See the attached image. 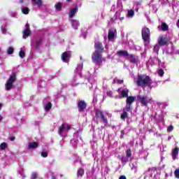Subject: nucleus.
Returning <instances> with one entry per match:
<instances>
[{
    "mask_svg": "<svg viewBox=\"0 0 179 179\" xmlns=\"http://www.w3.org/2000/svg\"><path fill=\"white\" fill-rule=\"evenodd\" d=\"M153 83L152 78L149 76H141L137 77L136 85L140 87H145V86H150Z\"/></svg>",
    "mask_w": 179,
    "mask_h": 179,
    "instance_id": "obj_1",
    "label": "nucleus"
},
{
    "mask_svg": "<svg viewBox=\"0 0 179 179\" xmlns=\"http://www.w3.org/2000/svg\"><path fill=\"white\" fill-rule=\"evenodd\" d=\"M92 59L94 64L100 66L103 64V55L99 53L98 51H94L92 55Z\"/></svg>",
    "mask_w": 179,
    "mask_h": 179,
    "instance_id": "obj_2",
    "label": "nucleus"
},
{
    "mask_svg": "<svg viewBox=\"0 0 179 179\" xmlns=\"http://www.w3.org/2000/svg\"><path fill=\"white\" fill-rule=\"evenodd\" d=\"M16 82V73H13V76H10L8 79L7 83L5 85L6 90L9 92V90H12L13 87V83Z\"/></svg>",
    "mask_w": 179,
    "mask_h": 179,
    "instance_id": "obj_3",
    "label": "nucleus"
},
{
    "mask_svg": "<svg viewBox=\"0 0 179 179\" xmlns=\"http://www.w3.org/2000/svg\"><path fill=\"white\" fill-rule=\"evenodd\" d=\"M142 39L145 43L150 40V29L149 28L144 27L141 30Z\"/></svg>",
    "mask_w": 179,
    "mask_h": 179,
    "instance_id": "obj_4",
    "label": "nucleus"
},
{
    "mask_svg": "<svg viewBox=\"0 0 179 179\" xmlns=\"http://www.w3.org/2000/svg\"><path fill=\"white\" fill-rule=\"evenodd\" d=\"M137 100H138L142 106H147L150 101H152V98H148V96H141L137 95Z\"/></svg>",
    "mask_w": 179,
    "mask_h": 179,
    "instance_id": "obj_5",
    "label": "nucleus"
},
{
    "mask_svg": "<svg viewBox=\"0 0 179 179\" xmlns=\"http://www.w3.org/2000/svg\"><path fill=\"white\" fill-rule=\"evenodd\" d=\"M95 117L96 119L101 118L102 120L103 124H108V120H107V117H106V115H104V113H103L100 110H96L95 112Z\"/></svg>",
    "mask_w": 179,
    "mask_h": 179,
    "instance_id": "obj_6",
    "label": "nucleus"
},
{
    "mask_svg": "<svg viewBox=\"0 0 179 179\" xmlns=\"http://www.w3.org/2000/svg\"><path fill=\"white\" fill-rule=\"evenodd\" d=\"M127 59L131 64H138L139 62V56L134 54H129Z\"/></svg>",
    "mask_w": 179,
    "mask_h": 179,
    "instance_id": "obj_7",
    "label": "nucleus"
},
{
    "mask_svg": "<svg viewBox=\"0 0 179 179\" xmlns=\"http://www.w3.org/2000/svg\"><path fill=\"white\" fill-rule=\"evenodd\" d=\"M169 43V38H167L166 36L162 35L158 38V44L159 45H161V47H164L166 44Z\"/></svg>",
    "mask_w": 179,
    "mask_h": 179,
    "instance_id": "obj_8",
    "label": "nucleus"
},
{
    "mask_svg": "<svg viewBox=\"0 0 179 179\" xmlns=\"http://www.w3.org/2000/svg\"><path fill=\"white\" fill-rule=\"evenodd\" d=\"M86 107H87V103L85 101H79L78 103V108L80 113H82L86 110Z\"/></svg>",
    "mask_w": 179,
    "mask_h": 179,
    "instance_id": "obj_9",
    "label": "nucleus"
},
{
    "mask_svg": "<svg viewBox=\"0 0 179 179\" xmlns=\"http://www.w3.org/2000/svg\"><path fill=\"white\" fill-rule=\"evenodd\" d=\"M94 48L96 50L95 51H97L98 53H101L104 51V47L103 46V43H101V42H95Z\"/></svg>",
    "mask_w": 179,
    "mask_h": 179,
    "instance_id": "obj_10",
    "label": "nucleus"
},
{
    "mask_svg": "<svg viewBox=\"0 0 179 179\" xmlns=\"http://www.w3.org/2000/svg\"><path fill=\"white\" fill-rule=\"evenodd\" d=\"M117 55L118 57H123V58H128L129 53L128 52V50H119L117 52Z\"/></svg>",
    "mask_w": 179,
    "mask_h": 179,
    "instance_id": "obj_11",
    "label": "nucleus"
},
{
    "mask_svg": "<svg viewBox=\"0 0 179 179\" xmlns=\"http://www.w3.org/2000/svg\"><path fill=\"white\" fill-rule=\"evenodd\" d=\"M71 55L68 52H64L61 55V59L63 62H66V60L69 59Z\"/></svg>",
    "mask_w": 179,
    "mask_h": 179,
    "instance_id": "obj_12",
    "label": "nucleus"
},
{
    "mask_svg": "<svg viewBox=\"0 0 179 179\" xmlns=\"http://www.w3.org/2000/svg\"><path fill=\"white\" fill-rule=\"evenodd\" d=\"M136 99V96H127L126 103L129 106H132V103H134Z\"/></svg>",
    "mask_w": 179,
    "mask_h": 179,
    "instance_id": "obj_13",
    "label": "nucleus"
},
{
    "mask_svg": "<svg viewBox=\"0 0 179 179\" xmlns=\"http://www.w3.org/2000/svg\"><path fill=\"white\" fill-rule=\"evenodd\" d=\"M128 93H129V90L127 88L123 89L122 91L119 92V94H121L123 99L128 97Z\"/></svg>",
    "mask_w": 179,
    "mask_h": 179,
    "instance_id": "obj_14",
    "label": "nucleus"
},
{
    "mask_svg": "<svg viewBox=\"0 0 179 179\" xmlns=\"http://www.w3.org/2000/svg\"><path fill=\"white\" fill-rule=\"evenodd\" d=\"M27 29L23 31V38H26V37H29L30 36V27H29V25H26Z\"/></svg>",
    "mask_w": 179,
    "mask_h": 179,
    "instance_id": "obj_15",
    "label": "nucleus"
},
{
    "mask_svg": "<svg viewBox=\"0 0 179 179\" xmlns=\"http://www.w3.org/2000/svg\"><path fill=\"white\" fill-rule=\"evenodd\" d=\"M179 148L178 147H176L173 151H172V157L173 160H176L177 159V156L178 155Z\"/></svg>",
    "mask_w": 179,
    "mask_h": 179,
    "instance_id": "obj_16",
    "label": "nucleus"
},
{
    "mask_svg": "<svg viewBox=\"0 0 179 179\" xmlns=\"http://www.w3.org/2000/svg\"><path fill=\"white\" fill-rule=\"evenodd\" d=\"M37 148H38V143L37 142H31L28 145L29 149H37Z\"/></svg>",
    "mask_w": 179,
    "mask_h": 179,
    "instance_id": "obj_17",
    "label": "nucleus"
},
{
    "mask_svg": "<svg viewBox=\"0 0 179 179\" xmlns=\"http://www.w3.org/2000/svg\"><path fill=\"white\" fill-rule=\"evenodd\" d=\"M78 13V8H72L69 13V17H73V16H75V15H76V13Z\"/></svg>",
    "mask_w": 179,
    "mask_h": 179,
    "instance_id": "obj_18",
    "label": "nucleus"
},
{
    "mask_svg": "<svg viewBox=\"0 0 179 179\" xmlns=\"http://www.w3.org/2000/svg\"><path fill=\"white\" fill-rule=\"evenodd\" d=\"M115 33L114 31L109 30L108 34V40H113V38H115Z\"/></svg>",
    "mask_w": 179,
    "mask_h": 179,
    "instance_id": "obj_19",
    "label": "nucleus"
},
{
    "mask_svg": "<svg viewBox=\"0 0 179 179\" xmlns=\"http://www.w3.org/2000/svg\"><path fill=\"white\" fill-rule=\"evenodd\" d=\"M161 29L162 31H167L169 30V25L166 22H162Z\"/></svg>",
    "mask_w": 179,
    "mask_h": 179,
    "instance_id": "obj_20",
    "label": "nucleus"
},
{
    "mask_svg": "<svg viewBox=\"0 0 179 179\" xmlns=\"http://www.w3.org/2000/svg\"><path fill=\"white\" fill-rule=\"evenodd\" d=\"M80 25V24L79 23V21L76 20H73L72 21V26L73 27H74L75 29H78V27H79Z\"/></svg>",
    "mask_w": 179,
    "mask_h": 179,
    "instance_id": "obj_21",
    "label": "nucleus"
},
{
    "mask_svg": "<svg viewBox=\"0 0 179 179\" xmlns=\"http://www.w3.org/2000/svg\"><path fill=\"white\" fill-rule=\"evenodd\" d=\"M121 120L124 121L126 118H128V112H125V110H123L122 113L120 115Z\"/></svg>",
    "mask_w": 179,
    "mask_h": 179,
    "instance_id": "obj_22",
    "label": "nucleus"
},
{
    "mask_svg": "<svg viewBox=\"0 0 179 179\" xmlns=\"http://www.w3.org/2000/svg\"><path fill=\"white\" fill-rule=\"evenodd\" d=\"M84 174H85V169H83L82 168H80L78 170V177H83Z\"/></svg>",
    "mask_w": 179,
    "mask_h": 179,
    "instance_id": "obj_23",
    "label": "nucleus"
},
{
    "mask_svg": "<svg viewBox=\"0 0 179 179\" xmlns=\"http://www.w3.org/2000/svg\"><path fill=\"white\" fill-rule=\"evenodd\" d=\"M21 10H22V13H23V15H29V13L30 12V9H29V8H27V7L22 8L21 9Z\"/></svg>",
    "mask_w": 179,
    "mask_h": 179,
    "instance_id": "obj_24",
    "label": "nucleus"
},
{
    "mask_svg": "<svg viewBox=\"0 0 179 179\" xmlns=\"http://www.w3.org/2000/svg\"><path fill=\"white\" fill-rule=\"evenodd\" d=\"M160 50V46L156 44L153 48V52H155L157 55H159V50Z\"/></svg>",
    "mask_w": 179,
    "mask_h": 179,
    "instance_id": "obj_25",
    "label": "nucleus"
},
{
    "mask_svg": "<svg viewBox=\"0 0 179 179\" xmlns=\"http://www.w3.org/2000/svg\"><path fill=\"white\" fill-rule=\"evenodd\" d=\"M55 8H56V10H62V3L59 2L55 4Z\"/></svg>",
    "mask_w": 179,
    "mask_h": 179,
    "instance_id": "obj_26",
    "label": "nucleus"
},
{
    "mask_svg": "<svg viewBox=\"0 0 179 179\" xmlns=\"http://www.w3.org/2000/svg\"><path fill=\"white\" fill-rule=\"evenodd\" d=\"M127 16L128 17H134L135 16V11L134 10H129L127 11Z\"/></svg>",
    "mask_w": 179,
    "mask_h": 179,
    "instance_id": "obj_27",
    "label": "nucleus"
},
{
    "mask_svg": "<svg viewBox=\"0 0 179 179\" xmlns=\"http://www.w3.org/2000/svg\"><path fill=\"white\" fill-rule=\"evenodd\" d=\"M31 1L37 6H41V5H43V0H31Z\"/></svg>",
    "mask_w": 179,
    "mask_h": 179,
    "instance_id": "obj_28",
    "label": "nucleus"
},
{
    "mask_svg": "<svg viewBox=\"0 0 179 179\" xmlns=\"http://www.w3.org/2000/svg\"><path fill=\"white\" fill-rule=\"evenodd\" d=\"M8 148V144L6 143H1L0 145V150H5Z\"/></svg>",
    "mask_w": 179,
    "mask_h": 179,
    "instance_id": "obj_29",
    "label": "nucleus"
},
{
    "mask_svg": "<svg viewBox=\"0 0 179 179\" xmlns=\"http://www.w3.org/2000/svg\"><path fill=\"white\" fill-rule=\"evenodd\" d=\"M42 41H43V39H41V38H38V39L36 41V45H35V48H40V45H41Z\"/></svg>",
    "mask_w": 179,
    "mask_h": 179,
    "instance_id": "obj_30",
    "label": "nucleus"
},
{
    "mask_svg": "<svg viewBox=\"0 0 179 179\" xmlns=\"http://www.w3.org/2000/svg\"><path fill=\"white\" fill-rule=\"evenodd\" d=\"M51 107H52L51 102H48V104L45 106V110L46 111H50V110H51Z\"/></svg>",
    "mask_w": 179,
    "mask_h": 179,
    "instance_id": "obj_31",
    "label": "nucleus"
},
{
    "mask_svg": "<svg viewBox=\"0 0 179 179\" xmlns=\"http://www.w3.org/2000/svg\"><path fill=\"white\" fill-rule=\"evenodd\" d=\"M64 130H65V126L64 124H62L59 128V130L58 131L59 135H61V134H62V132H64Z\"/></svg>",
    "mask_w": 179,
    "mask_h": 179,
    "instance_id": "obj_32",
    "label": "nucleus"
},
{
    "mask_svg": "<svg viewBox=\"0 0 179 179\" xmlns=\"http://www.w3.org/2000/svg\"><path fill=\"white\" fill-rule=\"evenodd\" d=\"M123 111H125L126 113L131 111V105L127 104L125 108H123Z\"/></svg>",
    "mask_w": 179,
    "mask_h": 179,
    "instance_id": "obj_33",
    "label": "nucleus"
},
{
    "mask_svg": "<svg viewBox=\"0 0 179 179\" xmlns=\"http://www.w3.org/2000/svg\"><path fill=\"white\" fill-rule=\"evenodd\" d=\"M13 51H14L13 48L10 47L7 50V54H8V55H12V54H13Z\"/></svg>",
    "mask_w": 179,
    "mask_h": 179,
    "instance_id": "obj_34",
    "label": "nucleus"
},
{
    "mask_svg": "<svg viewBox=\"0 0 179 179\" xmlns=\"http://www.w3.org/2000/svg\"><path fill=\"white\" fill-rule=\"evenodd\" d=\"M19 57H20V58H24V57H26V52H24V51L21 50L19 52Z\"/></svg>",
    "mask_w": 179,
    "mask_h": 179,
    "instance_id": "obj_35",
    "label": "nucleus"
},
{
    "mask_svg": "<svg viewBox=\"0 0 179 179\" xmlns=\"http://www.w3.org/2000/svg\"><path fill=\"white\" fill-rule=\"evenodd\" d=\"M126 156H127V157H131V156H132V152H131V148H129L126 151Z\"/></svg>",
    "mask_w": 179,
    "mask_h": 179,
    "instance_id": "obj_36",
    "label": "nucleus"
},
{
    "mask_svg": "<svg viewBox=\"0 0 179 179\" xmlns=\"http://www.w3.org/2000/svg\"><path fill=\"white\" fill-rule=\"evenodd\" d=\"M158 75L159 76H160L162 78V76H163V75H164V70H163L162 69H159L158 71Z\"/></svg>",
    "mask_w": 179,
    "mask_h": 179,
    "instance_id": "obj_37",
    "label": "nucleus"
},
{
    "mask_svg": "<svg viewBox=\"0 0 179 179\" xmlns=\"http://www.w3.org/2000/svg\"><path fill=\"white\" fill-rule=\"evenodd\" d=\"M176 178H179V169H176L174 171Z\"/></svg>",
    "mask_w": 179,
    "mask_h": 179,
    "instance_id": "obj_38",
    "label": "nucleus"
},
{
    "mask_svg": "<svg viewBox=\"0 0 179 179\" xmlns=\"http://www.w3.org/2000/svg\"><path fill=\"white\" fill-rule=\"evenodd\" d=\"M174 130V127L173 125H170L168 128H167V132H171Z\"/></svg>",
    "mask_w": 179,
    "mask_h": 179,
    "instance_id": "obj_39",
    "label": "nucleus"
},
{
    "mask_svg": "<svg viewBox=\"0 0 179 179\" xmlns=\"http://www.w3.org/2000/svg\"><path fill=\"white\" fill-rule=\"evenodd\" d=\"M41 157H48V153L47 152H42Z\"/></svg>",
    "mask_w": 179,
    "mask_h": 179,
    "instance_id": "obj_40",
    "label": "nucleus"
},
{
    "mask_svg": "<svg viewBox=\"0 0 179 179\" xmlns=\"http://www.w3.org/2000/svg\"><path fill=\"white\" fill-rule=\"evenodd\" d=\"M31 179H37V173H33L31 176Z\"/></svg>",
    "mask_w": 179,
    "mask_h": 179,
    "instance_id": "obj_41",
    "label": "nucleus"
},
{
    "mask_svg": "<svg viewBox=\"0 0 179 179\" xmlns=\"http://www.w3.org/2000/svg\"><path fill=\"white\" fill-rule=\"evenodd\" d=\"M9 141H10L11 142H13L15 141V139H16V137L15 136H11L8 138Z\"/></svg>",
    "mask_w": 179,
    "mask_h": 179,
    "instance_id": "obj_42",
    "label": "nucleus"
},
{
    "mask_svg": "<svg viewBox=\"0 0 179 179\" xmlns=\"http://www.w3.org/2000/svg\"><path fill=\"white\" fill-rule=\"evenodd\" d=\"M117 83L122 85V83H124V80H117Z\"/></svg>",
    "mask_w": 179,
    "mask_h": 179,
    "instance_id": "obj_43",
    "label": "nucleus"
},
{
    "mask_svg": "<svg viewBox=\"0 0 179 179\" xmlns=\"http://www.w3.org/2000/svg\"><path fill=\"white\" fill-rule=\"evenodd\" d=\"M119 179H127V177L125 176L122 175V176H120Z\"/></svg>",
    "mask_w": 179,
    "mask_h": 179,
    "instance_id": "obj_44",
    "label": "nucleus"
},
{
    "mask_svg": "<svg viewBox=\"0 0 179 179\" xmlns=\"http://www.w3.org/2000/svg\"><path fill=\"white\" fill-rule=\"evenodd\" d=\"M71 128H72V126H71V125H67V127H66L67 131H69V129H71Z\"/></svg>",
    "mask_w": 179,
    "mask_h": 179,
    "instance_id": "obj_45",
    "label": "nucleus"
},
{
    "mask_svg": "<svg viewBox=\"0 0 179 179\" xmlns=\"http://www.w3.org/2000/svg\"><path fill=\"white\" fill-rule=\"evenodd\" d=\"M124 19H125V17H120L119 18V20H121V21L124 20Z\"/></svg>",
    "mask_w": 179,
    "mask_h": 179,
    "instance_id": "obj_46",
    "label": "nucleus"
},
{
    "mask_svg": "<svg viewBox=\"0 0 179 179\" xmlns=\"http://www.w3.org/2000/svg\"><path fill=\"white\" fill-rule=\"evenodd\" d=\"M20 3H23L24 2V0H19Z\"/></svg>",
    "mask_w": 179,
    "mask_h": 179,
    "instance_id": "obj_47",
    "label": "nucleus"
},
{
    "mask_svg": "<svg viewBox=\"0 0 179 179\" xmlns=\"http://www.w3.org/2000/svg\"><path fill=\"white\" fill-rule=\"evenodd\" d=\"M121 134H122V135H125V133H124V130L121 131Z\"/></svg>",
    "mask_w": 179,
    "mask_h": 179,
    "instance_id": "obj_48",
    "label": "nucleus"
},
{
    "mask_svg": "<svg viewBox=\"0 0 179 179\" xmlns=\"http://www.w3.org/2000/svg\"><path fill=\"white\" fill-rule=\"evenodd\" d=\"M122 162H124V163H127V160L124 159V158H122Z\"/></svg>",
    "mask_w": 179,
    "mask_h": 179,
    "instance_id": "obj_49",
    "label": "nucleus"
},
{
    "mask_svg": "<svg viewBox=\"0 0 179 179\" xmlns=\"http://www.w3.org/2000/svg\"><path fill=\"white\" fill-rule=\"evenodd\" d=\"M122 138H124V134L120 135V138L122 139Z\"/></svg>",
    "mask_w": 179,
    "mask_h": 179,
    "instance_id": "obj_50",
    "label": "nucleus"
},
{
    "mask_svg": "<svg viewBox=\"0 0 179 179\" xmlns=\"http://www.w3.org/2000/svg\"><path fill=\"white\" fill-rule=\"evenodd\" d=\"M66 2H69V3L72 2V0H66Z\"/></svg>",
    "mask_w": 179,
    "mask_h": 179,
    "instance_id": "obj_51",
    "label": "nucleus"
},
{
    "mask_svg": "<svg viewBox=\"0 0 179 179\" xmlns=\"http://www.w3.org/2000/svg\"><path fill=\"white\" fill-rule=\"evenodd\" d=\"M2 116L0 115V122L2 121Z\"/></svg>",
    "mask_w": 179,
    "mask_h": 179,
    "instance_id": "obj_52",
    "label": "nucleus"
},
{
    "mask_svg": "<svg viewBox=\"0 0 179 179\" xmlns=\"http://www.w3.org/2000/svg\"><path fill=\"white\" fill-rule=\"evenodd\" d=\"M51 179H55V176H52Z\"/></svg>",
    "mask_w": 179,
    "mask_h": 179,
    "instance_id": "obj_53",
    "label": "nucleus"
},
{
    "mask_svg": "<svg viewBox=\"0 0 179 179\" xmlns=\"http://www.w3.org/2000/svg\"><path fill=\"white\" fill-rule=\"evenodd\" d=\"M2 108V104L0 103V110Z\"/></svg>",
    "mask_w": 179,
    "mask_h": 179,
    "instance_id": "obj_54",
    "label": "nucleus"
},
{
    "mask_svg": "<svg viewBox=\"0 0 179 179\" xmlns=\"http://www.w3.org/2000/svg\"><path fill=\"white\" fill-rule=\"evenodd\" d=\"M3 34H5V33H6V31H3Z\"/></svg>",
    "mask_w": 179,
    "mask_h": 179,
    "instance_id": "obj_55",
    "label": "nucleus"
},
{
    "mask_svg": "<svg viewBox=\"0 0 179 179\" xmlns=\"http://www.w3.org/2000/svg\"><path fill=\"white\" fill-rule=\"evenodd\" d=\"M107 95L108 96V93L107 94Z\"/></svg>",
    "mask_w": 179,
    "mask_h": 179,
    "instance_id": "obj_56",
    "label": "nucleus"
},
{
    "mask_svg": "<svg viewBox=\"0 0 179 179\" xmlns=\"http://www.w3.org/2000/svg\"><path fill=\"white\" fill-rule=\"evenodd\" d=\"M124 1H127V0H124Z\"/></svg>",
    "mask_w": 179,
    "mask_h": 179,
    "instance_id": "obj_57",
    "label": "nucleus"
}]
</instances>
